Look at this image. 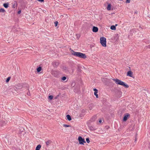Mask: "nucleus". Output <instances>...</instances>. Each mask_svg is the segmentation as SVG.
Listing matches in <instances>:
<instances>
[{"instance_id": "6ab92c4d", "label": "nucleus", "mask_w": 150, "mask_h": 150, "mask_svg": "<svg viewBox=\"0 0 150 150\" xmlns=\"http://www.w3.org/2000/svg\"><path fill=\"white\" fill-rule=\"evenodd\" d=\"M5 10L3 8H1L0 9V12L4 13L5 12Z\"/></svg>"}, {"instance_id": "412c9836", "label": "nucleus", "mask_w": 150, "mask_h": 150, "mask_svg": "<svg viewBox=\"0 0 150 150\" xmlns=\"http://www.w3.org/2000/svg\"><path fill=\"white\" fill-rule=\"evenodd\" d=\"M63 126L65 127H69L70 126L69 125H67L66 124H64L63 125Z\"/></svg>"}, {"instance_id": "cd10ccee", "label": "nucleus", "mask_w": 150, "mask_h": 150, "mask_svg": "<svg viewBox=\"0 0 150 150\" xmlns=\"http://www.w3.org/2000/svg\"><path fill=\"white\" fill-rule=\"evenodd\" d=\"M147 49H150V45H149L147 47Z\"/></svg>"}, {"instance_id": "c85d7f7f", "label": "nucleus", "mask_w": 150, "mask_h": 150, "mask_svg": "<svg viewBox=\"0 0 150 150\" xmlns=\"http://www.w3.org/2000/svg\"><path fill=\"white\" fill-rule=\"evenodd\" d=\"M21 12V10H19V11H18V14H20Z\"/></svg>"}, {"instance_id": "7c9ffc66", "label": "nucleus", "mask_w": 150, "mask_h": 150, "mask_svg": "<svg viewBox=\"0 0 150 150\" xmlns=\"http://www.w3.org/2000/svg\"><path fill=\"white\" fill-rule=\"evenodd\" d=\"M95 117H94V119H93V118H92L91 119V121H94L95 120Z\"/></svg>"}, {"instance_id": "bb28decb", "label": "nucleus", "mask_w": 150, "mask_h": 150, "mask_svg": "<svg viewBox=\"0 0 150 150\" xmlns=\"http://www.w3.org/2000/svg\"><path fill=\"white\" fill-rule=\"evenodd\" d=\"M130 1V0H127L126 1V2L127 3H129Z\"/></svg>"}, {"instance_id": "f3484780", "label": "nucleus", "mask_w": 150, "mask_h": 150, "mask_svg": "<svg viewBox=\"0 0 150 150\" xmlns=\"http://www.w3.org/2000/svg\"><path fill=\"white\" fill-rule=\"evenodd\" d=\"M8 3H4L3 4V6L5 8H7L8 7Z\"/></svg>"}, {"instance_id": "f03ea898", "label": "nucleus", "mask_w": 150, "mask_h": 150, "mask_svg": "<svg viewBox=\"0 0 150 150\" xmlns=\"http://www.w3.org/2000/svg\"><path fill=\"white\" fill-rule=\"evenodd\" d=\"M72 54L74 56L83 59H85L86 58V55L80 52H76L74 51H72Z\"/></svg>"}, {"instance_id": "1a4fd4ad", "label": "nucleus", "mask_w": 150, "mask_h": 150, "mask_svg": "<svg viewBox=\"0 0 150 150\" xmlns=\"http://www.w3.org/2000/svg\"><path fill=\"white\" fill-rule=\"evenodd\" d=\"M133 72L130 71H128L127 74V76H129L131 77H132Z\"/></svg>"}, {"instance_id": "39448f33", "label": "nucleus", "mask_w": 150, "mask_h": 150, "mask_svg": "<svg viewBox=\"0 0 150 150\" xmlns=\"http://www.w3.org/2000/svg\"><path fill=\"white\" fill-rule=\"evenodd\" d=\"M130 115L129 113H127L126 115H125L124 116L123 119V121H126L128 119V117Z\"/></svg>"}, {"instance_id": "4468645a", "label": "nucleus", "mask_w": 150, "mask_h": 150, "mask_svg": "<svg viewBox=\"0 0 150 150\" xmlns=\"http://www.w3.org/2000/svg\"><path fill=\"white\" fill-rule=\"evenodd\" d=\"M66 117L67 118V119L69 121H70L71 120V117L69 115H67L66 116Z\"/></svg>"}, {"instance_id": "f704fd0d", "label": "nucleus", "mask_w": 150, "mask_h": 150, "mask_svg": "<svg viewBox=\"0 0 150 150\" xmlns=\"http://www.w3.org/2000/svg\"><path fill=\"white\" fill-rule=\"evenodd\" d=\"M137 12H135V13H136V14H137Z\"/></svg>"}, {"instance_id": "72a5a7b5", "label": "nucleus", "mask_w": 150, "mask_h": 150, "mask_svg": "<svg viewBox=\"0 0 150 150\" xmlns=\"http://www.w3.org/2000/svg\"><path fill=\"white\" fill-rule=\"evenodd\" d=\"M137 139L136 138L135 139V141L136 142L137 141Z\"/></svg>"}, {"instance_id": "4be33fe9", "label": "nucleus", "mask_w": 150, "mask_h": 150, "mask_svg": "<svg viewBox=\"0 0 150 150\" xmlns=\"http://www.w3.org/2000/svg\"><path fill=\"white\" fill-rule=\"evenodd\" d=\"M66 79L67 78L65 76H63L62 78V79L63 81H65Z\"/></svg>"}, {"instance_id": "b1692460", "label": "nucleus", "mask_w": 150, "mask_h": 150, "mask_svg": "<svg viewBox=\"0 0 150 150\" xmlns=\"http://www.w3.org/2000/svg\"><path fill=\"white\" fill-rule=\"evenodd\" d=\"M86 141L88 143H89L90 142V141H89V139L88 138H87L86 139Z\"/></svg>"}, {"instance_id": "2eb2a0df", "label": "nucleus", "mask_w": 150, "mask_h": 150, "mask_svg": "<svg viewBox=\"0 0 150 150\" xmlns=\"http://www.w3.org/2000/svg\"><path fill=\"white\" fill-rule=\"evenodd\" d=\"M17 6V3L16 2H15L12 6V7L13 8H15Z\"/></svg>"}, {"instance_id": "9d476101", "label": "nucleus", "mask_w": 150, "mask_h": 150, "mask_svg": "<svg viewBox=\"0 0 150 150\" xmlns=\"http://www.w3.org/2000/svg\"><path fill=\"white\" fill-rule=\"evenodd\" d=\"M52 142L50 140H48L46 142V144L47 146H48L50 144H51Z\"/></svg>"}, {"instance_id": "393cba45", "label": "nucleus", "mask_w": 150, "mask_h": 150, "mask_svg": "<svg viewBox=\"0 0 150 150\" xmlns=\"http://www.w3.org/2000/svg\"><path fill=\"white\" fill-rule=\"evenodd\" d=\"M58 22L57 21H55L54 22V24L55 25V26L56 27L57 26L58 24Z\"/></svg>"}, {"instance_id": "a211bd4d", "label": "nucleus", "mask_w": 150, "mask_h": 150, "mask_svg": "<svg viewBox=\"0 0 150 150\" xmlns=\"http://www.w3.org/2000/svg\"><path fill=\"white\" fill-rule=\"evenodd\" d=\"M13 40V39L12 38H9L8 41V43H10L11 42H12Z\"/></svg>"}, {"instance_id": "6e6552de", "label": "nucleus", "mask_w": 150, "mask_h": 150, "mask_svg": "<svg viewBox=\"0 0 150 150\" xmlns=\"http://www.w3.org/2000/svg\"><path fill=\"white\" fill-rule=\"evenodd\" d=\"M23 85L22 84H19L16 85V88L18 89H21L23 88Z\"/></svg>"}, {"instance_id": "f257e3e1", "label": "nucleus", "mask_w": 150, "mask_h": 150, "mask_svg": "<svg viewBox=\"0 0 150 150\" xmlns=\"http://www.w3.org/2000/svg\"><path fill=\"white\" fill-rule=\"evenodd\" d=\"M112 79L115 81V83L117 84L123 86L126 88H128L129 87V86L126 84L125 82L117 79Z\"/></svg>"}, {"instance_id": "a878e982", "label": "nucleus", "mask_w": 150, "mask_h": 150, "mask_svg": "<svg viewBox=\"0 0 150 150\" xmlns=\"http://www.w3.org/2000/svg\"><path fill=\"white\" fill-rule=\"evenodd\" d=\"M2 122V123L1 124V126H4V125H5L6 123L5 122Z\"/></svg>"}, {"instance_id": "5701e85b", "label": "nucleus", "mask_w": 150, "mask_h": 150, "mask_svg": "<svg viewBox=\"0 0 150 150\" xmlns=\"http://www.w3.org/2000/svg\"><path fill=\"white\" fill-rule=\"evenodd\" d=\"M53 96H49V99L51 100L52 99Z\"/></svg>"}, {"instance_id": "ddd939ff", "label": "nucleus", "mask_w": 150, "mask_h": 150, "mask_svg": "<svg viewBox=\"0 0 150 150\" xmlns=\"http://www.w3.org/2000/svg\"><path fill=\"white\" fill-rule=\"evenodd\" d=\"M41 148V145L40 144H39L36 146L35 149V150H40Z\"/></svg>"}, {"instance_id": "58836bf2", "label": "nucleus", "mask_w": 150, "mask_h": 150, "mask_svg": "<svg viewBox=\"0 0 150 150\" xmlns=\"http://www.w3.org/2000/svg\"><path fill=\"white\" fill-rule=\"evenodd\" d=\"M108 127H106L107 129H108Z\"/></svg>"}, {"instance_id": "2f4dec72", "label": "nucleus", "mask_w": 150, "mask_h": 150, "mask_svg": "<svg viewBox=\"0 0 150 150\" xmlns=\"http://www.w3.org/2000/svg\"><path fill=\"white\" fill-rule=\"evenodd\" d=\"M93 128L92 127H89V129H91V130H93V129H92V128Z\"/></svg>"}, {"instance_id": "c756f323", "label": "nucleus", "mask_w": 150, "mask_h": 150, "mask_svg": "<svg viewBox=\"0 0 150 150\" xmlns=\"http://www.w3.org/2000/svg\"><path fill=\"white\" fill-rule=\"evenodd\" d=\"M55 65H56V66H57L59 64V63L58 62H55Z\"/></svg>"}, {"instance_id": "f8f14e48", "label": "nucleus", "mask_w": 150, "mask_h": 150, "mask_svg": "<svg viewBox=\"0 0 150 150\" xmlns=\"http://www.w3.org/2000/svg\"><path fill=\"white\" fill-rule=\"evenodd\" d=\"M111 5L110 4H108V6L107 7V9L109 11L111 9Z\"/></svg>"}, {"instance_id": "4c0bfd02", "label": "nucleus", "mask_w": 150, "mask_h": 150, "mask_svg": "<svg viewBox=\"0 0 150 150\" xmlns=\"http://www.w3.org/2000/svg\"><path fill=\"white\" fill-rule=\"evenodd\" d=\"M137 135V134H136V137Z\"/></svg>"}, {"instance_id": "dca6fc26", "label": "nucleus", "mask_w": 150, "mask_h": 150, "mask_svg": "<svg viewBox=\"0 0 150 150\" xmlns=\"http://www.w3.org/2000/svg\"><path fill=\"white\" fill-rule=\"evenodd\" d=\"M42 69V68L40 67H39L37 69V71L38 72H39L41 71Z\"/></svg>"}, {"instance_id": "7ed1b4c3", "label": "nucleus", "mask_w": 150, "mask_h": 150, "mask_svg": "<svg viewBox=\"0 0 150 150\" xmlns=\"http://www.w3.org/2000/svg\"><path fill=\"white\" fill-rule=\"evenodd\" d=\"M100 42L101 45L103 47L106 46V39L104 37H101L100 38Z\"/></svg>"}, {"instance_id": "c9c22d12", "label": "nucleus", "mask_w": 150, "mask_h": 150, "mask_svg": "<svg viewBox=\"0 0 150 150\" xmlns=\"http://www.w3.org/2000/svg\"><path fill=\"white\" fill-rule=\"evenodd\" d=\"M29 94H30V93H28L27 94H28V95H29Z\"/></svg>"}, {"instance_id": "0eeeda50", "label": "nucleus", "mask_w": 150, "mask_h": 150, "mask_svg": "<svg viewBox=\"0 0 150 150\" xmlns=\"http://www.w3.org/2000/svg\"><path fill=\"white\" fill-rule=\"evenodd\" d=\"M92 31L93 32L96 33L98 31V27L95 26H93V28Z\"/></svg>"}, {"instance_id": "9b49d317", "label": "nucleus", "mask_w": 150, "mask_h": 150, "mask_svg": "<svg viewBox=\"0 0 150 150\" xmlns=\"http://www.w3.org/2000/svg\"><path fill=\"white\" fill-rule=\"evenodd\" d=\"M117 25V24H116L115 25V26L114 25H112L110 27V29L113 30H115L116 29L115 26Z\"/></svg>"}, {"instance_id": "aec40b11", "label": "nucleus", "mask_w": 150, "mask_h": 150, "mask_svg": "<svg viewBox=\"0 0 150 150\" xmlns=\"http://www.w3.org/2000/svg\"><path fill=\"white\" fill-rule=\"evenodd\" d=\"M11 77H8L6 79V83L8 82L10 79Z\"/></svg>"}, {"instance_id": "20e7f679", "label": "nucleus", "mask_w": 150, "mask_h": 150, "mask_svg": "<svg viewBox=\"0 0 150 150\" xmlns=\"http://www.w3.org/2000/svg\"><path fill=\"white\" fill-rule=\"evenodd\" d=\"M78 140L79 142V144L83 145L84 143L86 142L85 141L84 139L83 138L79 136L78 138Z\"/></svg>"}, {"instance_id": "e433bc0d", "label": "nucleus", "mask_w": 150, "mask_h": 150, "mask_svg": "<svg viewBox=\"0 0 150 150\" xmlns=\"http://www.w3.org/2000/svg\"><path fill=\"white\" fill-rule=\"evenodd\" d=\"M29 94H30V93H28L27 94H28V95H29Z\"/></svg>"}, {"instance_id": "423d86ee", "label": "nucleus", "mask_w": 150, "mask_h": 150, "mask_svg": "<svg viewBox=\"0 0 150 150\" xmlns=\"http://www.w3.org/2000/svg\"><path fill=\"white\" fill-rule=\"evenodd\" d=\"M93 91H94V94L96 96L97 98H98V95L97 94L98 92V90L96 88H94L93 89Z\"/></svg>"}, {"instance_id": "473e14b6", "label": "nucleus", "mask_w": 150, "mask_h": 150, "mask_svg": "<svg viewBox=\"0 0 150 150\" xmlns=\"http://www.w3.org/2000/svg\"><path fill=\"white\" fill-rule=\"evenodd\" d=\"M99 122L100 123H101L102 122V120H100L99 121Z\"/></svg>"}]
</instances>
